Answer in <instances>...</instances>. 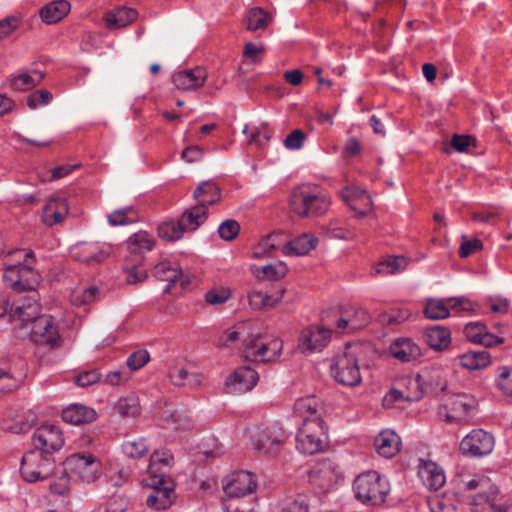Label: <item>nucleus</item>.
I'll list each match as a JSON object with an SVG mask.
<instances>
[{
	"instance_id": "f257e3e1",
	"label": "nucleus",
	"mask_w": 512,
	"mask_h": 512,
	"mask_svg": "<svg viewBox=\"0 0 512 512\" xmlns=\"http://www.w3.org/2000/svg\"><path fill=\"white\" fill-rule=\"evenodd\" d=\"M238 340L243 341V355L251 362H269L276 360L283 349V342L278 338L262 337L259 332L246 331L244 326L234 327L222 333L219 343L228 346Z\"/></svg>"
},
{
	"instance_id": "f03ea898",
	"label": "nucleus",
	"mask_w": 512,
	"mask_h": 512,
	"mask_svg": "<svg viewBox=\"0 0 512 512\" xmlns=\"http://www.w3.org/2000/svg\"><path fill=\"white\" fill-rule=\"evenodd\" d=\"M331 205L329 195L316 184L305 183L295 187L289 197L290 209L299 217H318Z\"/></svg>"
},
{
	"instance_id": "7ed1b4c3",
	"label": "nucleus",
	"mask_w": 512,
	"mask_h": 512,
	"mask_svg": "<svg viewBox=\"0 0 512 512\" xmlns=\"http://www.w3.org/2000/svg\"><path fill=\"white\" fill-rule=\"evenodd\" d=\"M364 347L348 345L336 355L330 365L331 376L341 385L354 387L361 383V366L363 365Z\"/></svg>"
},
{
	"instance_id": "20e7f679",
	"label": "nucleus",
	"mask_w": 512,
	"mask_h": 512,
	"mask_svg": "<svg viewBox=\"0 0 512 512\" xmlns=\"http://www.w3.org/2000/svg\"><path fill=\"white\" fill-rule=\"evenodd\" d=\"M355 497L364 504L380 505L385 502L390 491L386 477L370 470L358 475L353 482Z\"/></svg>"
},
{
	"instance_id": "39448f33",
	"label": "nucleus",
	"mask_w": 512,
	"mask_h": 512,
	"mask_svg": "<svg viewBox=\"0 0 512 512\" xmlns=\"http://www.w3.org/2000/svg\"><path fill=\"white\" fill-rule=\"evenodd\" d=\"M478 412V400L468 394L447 396L437 407L436 418L449 424L468 421Z\"/></svg>"
},
{
	"instance_id": "423d86ee",
	"label": "nucleus",
	"mask_w": 512,
	"mask_h": 512,
	"mask_svg": "<svg viewBox=\"0 0 512 512\" xmlns=\"http://www.w3.org/2000/svg\"><path fill=\"white\" fill-rule=\"evenodd\" d=\"M328 427L323 418L303 420L296 435L297 450L306 455L320 452L327 440Z\"/></svg>"
},
{
	"instance_id": "0eeeda50",
	"label": "nucleus",
	"mask_w": 512,
	"mask_h": 512,
	"mask_svg": "<svg viewBox=\"0 0 512 512\" xmlns=\"http://www.w3.org/2000/svg\"><path fill=\"white\" fill-rule=\"evenodd\" d=\"M55 467L54 456L31 449L22 456L20 473L25 481L33 483L48 479Z\"/></svg>"
},
{
	"instance_id": "6e6552de",
	"label": "nucleus",
	"mask_w": 512,
	"mask_h": 512,
	"mask_svg": "<svg viewBox=\"0 0 512 512\" xmlns=\"http://www.w3.org/2000/svg\"><path fill=\"white\" fill-rule=\"evenodd\" d=\"M64 467L80 481L93 483L101 475L102 463L90 452H77L66 458Z\"/></svg>"
},
{
	"instance_id": "1a4fd4ad",
	"label": "nucleus",
	"mask_w": 512,
	"mask_h": 512,
	"mask_svg": "<svg viewBox=\"0 0 512 512\" xmlns=\"http://www.w3.org/2000/svg\"><path fill=\"white\" fill-rule=\"evenodd\" d=\"M151 492L146 497L147 507L160 511L171 507L176 499L175 483L171 477L155 476L146 480Z\"/></svg>"
},
{
	"instance_id": "9d476101",
	"label": "nucleus",
	"mask_w": 512,
	"mask_h": 512,
	"mask_svg": "<svg viewBox=\"0 0 512 512\" xmlns=\"http://www.w3.org/2000/svg\"><path fill=\"white\" fill-rule=\"evenodd\" d=\"M286 438L285 431L277 422L260 425L251 435L254 448L268 455L277 454Z\"/></svg>"
},
{
	"instance_id": "9b49d317",
	"label": "nucleus",
	"mask_w": 512,
	"mask_h": 512,
	"mask_svg": "<svg viewBox=\"0 0 512 512\" xmlns=\"http://www.w3.org/2000/svg\"><path fill=\"white\" fill-rule=\"evenodd\" d=\"M342 478L339 465L331 459L318 460L309 471L310 482L322 492H328Z\"/></svg>"
},
{
	"instance_id": "f8f14e48",
	"label": "nucleus",
	"mask_w": 512,
	"mask_h": 512,
	"mask_svg": "<svg viewBox=\"0 0 512 512\" xmlns=\"http://www.w3.org/2000/svg\"><path fill=\"white\" fill-rule=\"evenodd\" d=\"M153 276L167 282L165 292L179 293L189 285V279L182 272L179 264L172 261H161L153 269Z\"/></svg>"
},
{
	"instance_id": "ddd939ff",
	"label": "nucleus",
	"mask_w": 512,
	"mask_h": 512,
	"mask_svg": "<svg viewBox=\"0 0 512 512\" xmlns=\"http://www.w3.org/2000/svg\"><path fill=\"white\" fill-rule=\"evenodd\" d=\"M450 309L469 311L473 309V304L464 297L430 299L425 304L424 315L431 320H440L450 315Z\"/></svg>"
},
{
	"instance_id": "4468645a",
	"label": "nucleus",
	"mask_w": 512,
	"mask_h": 512,
	"mask_svg": "<svg viewBox=\"0 0 512 512\" xmlns=\"http://www.w3.org/2000/svg\"><path fill=\"white\" fill-rule=\"evenodd\" d=\"M34 450L54 456L64 445V438L61 430L55 425H42L37 428L32 436Z\"/></svg>"
},
{
	"instance_id": "2eb2a0df",
	"label": "nucleus",
	"mask_w": 512,
	"mask_h": 512,
	"mask_svg": "<svg viewBox=\"0 0 512 512\" xmlns=\"http://www.w3.org/2000/svg\"><path fill=\"white\" fill-rule=\"evenodd\" d=\"M112 247L101 242H80L71 250L73 259L87 265L99 264L105 261L111 254Z\"/></svg>"
},
{
	"instance_id": "dca6fc26",
	"label": "nucleus",
	"mask_w": 512,
	"mask_h": 512,
	"mask_svg": "<svg viewBox=\"0 0 512 512\" xmlns=\"http://www.w3.org/2000/svg\"><path fill=\"white\" fill-rule=\"evenodd\" d=\"M31 341L39 345L55 347L60 338L54 320L49 315H41L32 321L28 332Z\"/></svg>"
},
{
	"instance_id": "f3484780",
	"label": "nucleus",
	"mask_w": 512,
	"mask_h": 512,
	"mask_svg": "<svg viewBox=\"0 0 512 512\" xmlns=\"http://www.w3.org/2000/svg\"><path fill=\"white\" fill-rule=\"evenodd\" d=\"M332 330L323 326H309L302 330L298 346L302 352L321 351L328 345Z\"/></svg>"
},
{
	"instance_id": "a211bd4d",
	"label": "nucleus",
	"mask_w": 512,
	"mask_h": 512,
	"mask_svg": "<svg viewBox=\"0 0 512 512\" xmlns=\"http://www.w3.org/2000/svg\"><path fill=\"white\" fill-rule=\"evenodd\" d=\"M12 260L18 261L19 270H21L20 279L22 282V291H32L38 281L37 273L33 268L35 263V254L32 250L17 249L9 253Z\"/></svg>"
},
{
	"instance_id": "6ab92c4d",
	"label": "nucleus",
	"mask_w": 512,
	"mask_h": 512,
	"mask_svg": "<svg viewBox=\"0 0 512 512\" xmlns=\"http://www.w3.org/2000/svg\"><path fill=\"white\" fill-rule=\"evenodd\" d=\"M257 488L255 476L248 471H238L231 479L223 482V490L230 498L244 497L253 493Z\"/></svg>"
},
{
	"instance_id": "aec40b11",
	"label": "nucleus",
	"mask_w": 512,
	"mask_h": 512,
	"mask_svg": "<svg viewBox=\"0 0 512 512\" xmlns=\"http://www.w3.org/2000/svg\"><path fill=\"white\" fill-rule=\"evenodd\" d=\"M39 313V304L34 297H30L14 303L9 311L8 319L9 321H19V328H27L32 325V321L41 316Z\"/></svg>"
},
{
	"instance_id": "412c9836",
	"label": "nucleus",
	"mask_w": 512,
	"mask_h": 512,
	"mask_svg": "<svg viewBox=\"0 0 512 512\" xmlns=\"http://www.w3.org/2000/svg\"><path fill=\"white\" fill-rule=\"evenodd\" d=\"M370 320L371 317L364 308L351 306L341 311L336 327L340 332H354L367 326Z\"/></svg>"
},
{
	"instance_id": "4be33fe9",
	"label": "nucleus",
	"mask_w": 512,
	"mask_h": 512,
	"mask_svg": "<svg viewBox=\"0 0 512 512\" xmlns=\"http://www.w3.org/2000/svg\"><path fill=\"white\" fill-rule=\"evenodd\" d=\"M417 473L422 484L431 491H437L446 483L443 468L434 461L420 459Z\"/></svg>"
},
{
	"instance_id": "5701e85b",
	"label": "nucleus",
	"mask_w": 512,
	"mask_h": 512,
	"mask_svg": "<svg viewBox=\"0 0 512 512\" xmlns=\"http://www.w3.org/2000/svg\"><path fill=\"white\" fill-rule=\"evenodd\" d=\"M207 79L205 68L197 66L193 69L177 71L172 76V83L178 90H196L202 87Z\"/></svg>"
},
{
	"instance_id": "b1692460",
	"label": "nucleus",
	"mask_w": 512,
	"mask_h": 512,
	"mask_svg": "<svg viewBox=\"0 0 512 512\" xmlns=\"http://www.w3.org/2000/svg\"><path fill=\"white\" fill-rule=\"evenodd\" d=\"M258 373L249 366L237 368L226 380V385L236 392H247L256 386Z\"/></svg>"
},
{
	"instance_id": "393cba45",
	"label": "nucleus",
	"mask_w": 512,
	"mask_h": 512,
	"mask_svg": "<svg viewBox=\"0 0 512 512\" xmlns=\"http://www.w3.org/2000/svg\"><path fill=\"white\" fill-rule=\"evenodd\" d=\"M61 417L66 423L81 425L95 421L97 412L89 406L73 403L62 410Z\"/></svg>"
},
{
	"instance_id": "a878e982",
	"label": "nucleus",
	"mask_w": 512,
	"mask_h": 512,
	"mask_svg": "<svg viewBox=\"0 0 512 512\" xmlns=\"http://www.w3.org/2000/svg\"><path fill=\"white\" fill-rule=\"evenodd\" d=\"M391 355L401 362H411L421 356L420 347L409 338H398L390 345Z\"/></svg>"
},
{
	"instance_id": "bb28decb",
	"label": "nucleus",
	"mask_w": 512,
	"mask_h": 512,
	"mask_svg": "<svg viewBox=\"0 0 512 512\" xmlns=\"http://www.w3.org/2000/svg\"><path fill=\"white\" fill-rule=\"evenodd\" d=\"M174 464V456L169 450H157L150 456L148 467L149 477L169 476V471Z\"/></svg>"
},
{
	"instance_id": "cd10ccee",
	"label": "nucleus",
	"mask_w": 512,
	"mask_h": 512,
	"mask_svg": "<svg viewBox=\"0 0 512 512\" xmlns=\"http://www.w3.org/2000/svg\"><path fill=\"white\" fill-rule=\"evenodd\" d=\"M400 438L392 430L381 431L374 440V447L379 455L392 458L400 449Z\"/></svg>"
},
{
	"instance_id": "c85d7f7f",
	"label": "nucleus",
	"mask_w": 512,
	"mask_h": 512,
	"mask_svg": "<svg viewBox=\"0 0 512 512\" xmlns=\"http://www.w3.org/2000/svg\"><path fill=\"white\" fill-rule=\"evenodd\" d=\"M318 239L310 234H302L282 245L281 251L285 255L303 256L316 247Z\"/></svg>"
},
{
	"instance_id": "c756f323",
	"label": "nucleus",
	"mask_w": 512,
	"mask_h": 512,
	"mask_svg": "<svg viewBox=\"0 0 512 512\" xmlns=\"http://www.w3.org/2000/svg\"><path fill=\"white\" fill-rule=\"evenodd\" d=\"M285 289L280 287L272 294L260 290H252L248 293L249 305L254 310H262L275 307L283 298Z\"/></svg>"
},
{
	"instance_id": "7c9ffc66",
	"label": "nucleus",
	"mask_w": 512,
	"mask_h": 512,
	"mask_svg": "<svg viewBox=\"0 0 512 512\" xmlns=\"http://www.w3.org/2000/svg\"><path fill=\"white\" fill-rule=\"evenodd\" d=\"M68 213V204L64 198H51L43 209V221L49 226L58 224L64 220Z\"/></svg>"
},
{
	"instance_id": "2f4dec72",
	"label": "nucleus",
	"mask_w": 512,
	"mask_h": 512,
	"mask_svg": "<svg viewBox=\"0 0 512 512\" xmlns=\"http://www.w3.org/2000/svg\"><path fill=\"white\" fill-rule=\"evenodd\" d=\"M193 198L196 203L208 209L221 198V191L218 185L213 181H203L193 192Z\"/></svg>"
},
{
	"instance_id": "473e14b6",
	"label": "nucleus",
	"mask_w": 512,
	"mask_h": 512,
	"mask_svg": "<svg viewBox=\"0 0 512 512\" xmlns=\"http://www.w3.org/2000/svg\"><path fill=\"white\" fill-rule=\"evenodd\" d=\"M426 343L434 350L442 351L451 343L450 330L444 326L433 325L427 327L424 333Z\"/></svg>"
},
{
	"instance_id": "72a5a7b5",
	"label": "nucleus",
	"mask_w": 512,
	"mask_h": 512,
	"mask_svg": "<svg viewBox=\"0 0 512 512\" xmlns=\"http://www.w3.org/2000/svg\"><path fill=\"white\" fill-rule=\"evenodd\" d=\"M322 410V404L315 396L302 397L294 403L295 413L303 417V420L322 418Z\"/></svg>"
},
{
	"instance_id": "f704fd0d",
	"label": "nucleus",
	"mask_w": 512,
	"mask_h": 512,
	"mask_svg": "<svg viewBox=\"0 0 512 512\" xmlns=\"http://www.w3.org/2000/svg\"><path fill=\"white\" fill-rule=\"evenodd\" d=\"M411 385L415 387L416 392L413 396L408 398L413 401H418L423 398L425 394H438L439 392H443L447 387V382L442 378H438L433 386L432 384H427L424 375L418 374L413 382H411Z\"/></svg>"
},
{
	"instance_id": "c9c22d12",
	"label": "nucleus",
	"mask_w": 512,
	"mask_h": 512,
	"mask_svg": "<svg viewBox=\"0 0 512 512\" xmlns=\"http://www.w3.org/2000/svg\"><path fill=\"white\" fill-rule=\"evenodd\" d=\"M207 217L208 209L196 203L193 207L183 212L182 216L180 217V221L182 222L185 230L195 231L203 223H205Z\"/></svg>"
},
{
	"instance_id": "e433bc0d",
	"label": "nucleus",
	"mask_w": 512,
	"mask_h": 512,
	"mask_svg": "<svg viewBox=\"0 0 512 512\" xmlns=\"http://www.w3.org/2000/svg\"><path fill=\"white\" fill-rule=\"evenodd\" d=\"M70 3L66 0H56L40 10L42 20L48 24L56 23L70 11Z\"/></svg>"
},
{
	"instance_id": "4c0bfd02",
	"label": "nucleus",
	"mask_w": 512,
	"mask_h": 512,
	"mask_svg": "<svg viewBox=\"0 0 512 512\" xmlns=\"http://www.w3.org/2000/svg\"><path fill=\"white\" fill-rule=\"evenodd\" d=\"M137 16L138 13L136 10L127 7H120L106 16L107 26L110 29L123 28L136 20Z\"/></svg>"
},
{
	"instance_id": "58836bf2",
	"label": "nucleus",
	"mask_w": 512,
	"mask_h": 512,
	"mask_svg": "<svg viewBox=\"0 0 512 512\" xmlns=\"http://www.w3.org/2000/svg\"><path fill=\"white\" fill-rule=\"evenodd\" d=\"M44 79L41 71L33 70L13 76L10 82L11 87L17 91H26L39 85Z\"/></svg>"
},
{
	"instance_id": "ea45409f",
	"label": "nucleus",
	"mask_w": 512,
	"mask_h": 512,
	"mask_svg": "<svg viewBox=\"0 0 512 512\" xmlns=\"http://www.w3.org/2000/svg\"><path fill=\"white\" fill-rule=\"evenodd\" d=\"M35 421L34 415L28 417L16 415L14 418H4L1 422V429L14 434H21L29 431Z\"/></svg>"
},
{
	"instance_id": "a19ab883",
	"label": "nucleus",
	"mask_w": 512,
	"mask_h": 512,
	"mask_svg": "<svg viewBox=\"0 0 512 512\" xmlns=\"http://www.w3.org/2000/svg\"><path fill=\"white\" fill-rule=\"evenodd\" d=\"M126 245L127 250L131 254L140 255L143 252L152 250L154 241L150 234L145 231H139L129 237Z\"/></svg>"
},
{
	"instance_id": "79ce46f5",
	"label": "nucleus",
	"mask_w": 512,
	"mask_h": 512,
	"mask_svg": "<svg viewBox=\"0 0 512 512\" xmlns=\"http://www.w3.org/2000/svg\"><path fill=\"white\" fill-rule=\"evenodd\" d=\"M408 261L403 256H388L378 263L375 268L376 274L390 275L406 269Z\"/></svg>"
},
{
	"instance_id": "37998d69",
	"label": "nucleus",
	"mask_w": 512,
	"mask_h": 512,
	"mask_svg": "<svg viewBox=\"0 0 512 512\" xmlns=\"http://www.w3.org/2000/svg\"><path fill=\"white\" fill-rule=\"evenodd\" d=\"M459 451L467 457L480 456V429H473L462 439Z\"/></svg>"
},
{
	"instance_id": "c03bdc74",
	"label": "nucleus",
	"mask_w": 512,
	"mask_h": 512,
	"mask_svg": "<svg viewBox=\"0 0 512 512\" xmlns=\"http://www.w3.org/2000/svg\"><path fill=\"white\" fill-rule=\"evenodd\" d=\"M122 451L129 458L139 459L148 453L149 446L145 438H133L124 441Z\"/></svg>"
},
{
	"instance_id": "a18cd8bd",
	"label": "nucleus",
	"mask_w": 512,
	"mask_h": 512,
	"mask_svg": "<svg viewBox=\"0 0 512 512\" xmlns=\"http://www.w3.org/2000/svg\"><path fill=\"white\" fill-rule=\"evenodd\" d=\"M185 231L180 219L177 222L163 223L158 227L159 237L168 241L181 239Z\"/></svg>"
},
{
	"instance_id": "49530a36",
	"label": "nucleus",
	"mask_w": 512,
	"mask_h": 512,
	"mask_svg": "<svg viewBox=\"0 0 512 512\" xmlns=\"http://www.w3.org/2000/svg\"><path fill=\"white\" fill-rule=\"evenodd\" d=\"M498 489L491 485L485 500L482 499V512H512L511 506H502L497 500Z\"/></svg>"
},
{
	"instance_id": "de8ad7c7",
	"label": "nucleus",
	"mask_w": 512,
	"mask_h": 512,
	"mask_svg": "<svg viewBox=\"0 0 512 512\" xmlns=\"http://www.w3.org/2000/svg\"><path fill=\"white\" fill-rule=\"evenodd\" d=\"M115 409L123 417H135L140 414L138 399L134 396L119 399Z\"/></svg>"
},
{
	"instance_id": "09e8293b",
	"label": "nucleus",
	"mask_w": 512,
	"mask_h": 512,
	"mask_svg": "<svg viewBox=\"0 0 512 512\" xmlns=\"http://www.w3.org/2000/svg\"><path fill=\"white\" fill-rule=\"evenodd\" d=\"M19 273H21V270H19L18 261L14 264H8L3 273V282L6 287L22 292V282Z\"/></svg>"
},
{
	"instance_id": "8fccbe9b",
	"label": "nucleus",
	"mask_w": 512,
	"mask_h": 512,
	"mask_svg": "<svg viewBox=\"0 0 512 512\" xmlns=\"http://www.w3.org/2000/svg\"><path fill=\"white\" fill-rule=\"evenodd\" d=\"M136 221L132 207L115 210L108 215V222L112 226L128 225Z\"/></svg>"
},
{
	"instance_id": "3c124183",
	"label": "nucleus",
	"mask_w": 512,
	"mask_h": 512,
	"mask_svg": "<svg viewBox=\"0 0 512 512\" xmlns=\"http://www.w3.org/2000/svg\"><path fill=\"white\" fill-rule=\"evenodd\" d=\"M164 418L176 430H189L192 428L191 419L186 414L177 410L165 411Z\"/></svg>"
},
{
	"instance_id": "603ef678",
	"label": "nucleus",
	"mask_w": 512,
	"mask_h": 512,
	"mask_svg": "<svg viewBox=\"0 0 512 512\" xmlns=\"http://www.w3.org/2000/svg\"><path fill=\"white\" fill-rule=\"evenodd\" d=\"M99 292L100 291L96 286H90L83 290L74 291L71 294V302L77 306L92 303L98 297Z\"/></svg>"
},
{
	"instance_id": "864d4df0",
	"label": "nucleus",
	"mask_w": 512,
	"mask_h": 512,
	"mask_svg": "<svg viewBox=\"0 0 512 512\" xmlns=\"http://www.w3.org/2000/svg\"><path fill=\"white\" fill-rule=\"evenodd\" d=\"M309 498L305 494H297L286 500L282 512H309Z\"/></svg>"
},
{
	"instance_id": "5fc2aeb1",
	"label": "nucleus",
	"mask_w": 512,
	"mask_h": 512,
	"mask_svg": "<svg viewBox=\"0 0 512 512\" xmlns=\"http://www.w3.org/2000/svg\"><path fill=\"white\" fill-rule=\"evenodd\" d=\"M268 14L261 8H253L248 16L247 29L256 31L262 29L267 25Z\"/></svg>"
},
{
	"instance_id": "6e6d98bb",
	"label": "nucleus",
	"mask_w": 512,
	"mask_h": 512,
	"mask_svg": "<svg viewBox=\"0 0 512 512\" xmlns=\"http://www.w3.org/2000/svg\"><path fill=\"white\" fill-rule=\"evenodd\" d=\"M231 296V291L226 287H215L205 293V301L210 305H221Z\"/></svg>"
},
{
	"instance_id": "4d7b16f0",
	"label": "nucleus",
	"mask_w": 512,
	"mask_h": 512,
	"mask_svg": "<svg viewBox=\"0 0 512 512\" xmlns=\"http://www.w3.org/2000/svg\"><path fill=\"white\" fill-rule=\"evenodd\" d=\"M102 374L98 369H89L74 376V383L79 387H88L100 381Z\"/></svg>"
},
{
	"instance_id": "13d9d810",
	"label": "nucleus",
	"mask_w": 512,
	"mask_h": 512,
	"mask_svg": "<svg viewBox=\"0 0 512 512\" xmlns=\"http://www.w3.org/2000/svg\"><path fill=\"white\" fill-rule=\"evenodd\" d=\"M150 360V354L145 349H140L131 353L126 360V365L130 370L136 371L145 366Z\"/></svg>"
},
{
	"instance_id": "bf43d9fd",
	"label": "nucleus",
	"mask_w": 512,
	"mask_h": 512,
	"mask_svg": "<svg viewBox=\"0 0 512 512\" xmlns=\"http://www.w3.org/2000/svg\"><path fill=\"white\" fill-rule=\"evenodd\" d=\"M49 490L55 495H65L70 490V477L65 470L49 484Z\"/></svg>"
},
{
	"instance_id": "052dcab7",
	"label": "nucleus",
	"mask_w": 512,
	"mask_h": 512,
	"mask_svg": "<svg viewBox=\"0 0 512 512\" xmlns=\"http://www.w3.org/2000/svg\"><path fill=\"white\" fill-rule=\"evenodd\" d=\"M240 231V225L236 220L228 219L218 227L219 236L225 241L233 240Z\"/></svg>"
},
{
	"instance_id": "680f3d73",
	"label": "nucleus",
	"mask_w": 512,
	"mask_h": 512,
	"mask_svg": "<svg viewBox=\"0 0 512 512\" xmlns=\"http://www.w3.org/2000/svg\"><path fill=\"white\" fill-rule=\"evenodd\" d=\"M51 100V92L45 89L37 90L27 97V106L30 109H36L39 106L47 105Z\"/></svg>"
},
{
	"instance_id": "e2e57ef3",
	"label": "nucleus",
	"mask_w": 512,
	"mask_h": 512,
	"mask_svg": "<svg viewBox=\"0 0 512 512\" xmlns=\"http://www.w3.org/2000/svg\"><path fill=\"white\" fill-rule=\"evenodd\" d=\"M18 387L17 379L7 369L0 368V396Z\"/></svg>"
},
{
	"instance_id": "0e129e2a",
	"label": "nucleus",
	"mask_w": 512,
	"mask_h": 512,
	"mask_svg": "<svg viewBox=\"0 0 512 512\" xmlns=\"http://www.w3.org/2000/svg\"><path fill=\"white\" fill-rule=\"evenodd\" d=\"M305 139L306 134L300 129H295L286 136L284 146L289 150H298L303 147Z\"/></svg>"
},
{
	"instance_id": "69168bd1",
	"label": "nucleus",
	"mask_w": 512,
	"mask_h": 512,
	"mask_svg": "<svg viewBox=\"0 0 512 512\" xmlns=\"http://www.w3.org/2000/svg\"><path fill=\"white\" fill-rule=\"evenodd\" d=\"M497 385L506 396L512 398V369L502 368Z\"/></svg>"
},
{
	"instance_id": "338daca9",
	"label": "nucleus",
	"mask_w": 512,
	"mask_h": 512,
	"mask_svg": "<svg viewBox=\"0 0 512 512\" xmlns=\"http://www.w3.org/2000/svg\"><path fill=\"white\" fill-rule=\"evenodd\" d=\"M460 365L467 370L480 369V352L469 351L460 356Z\"/></svg>"
},
{
	"instance_id": "774afa93",
	"label": "nucleus",
	"mask_w": 512,
	"mask_h": 512,
	"mask_svg": "<svg viewBox=\"0 0 512 512\" xmlns=\"http://www.w3.org/2000/svg\"><path fill=\"white\" fill-rule=\"evenodd\" d=\"M430 512H453L455 507L452 504L446 503V501L438 496H433L427 500Z\"/></svg>"
}]
</instances>
